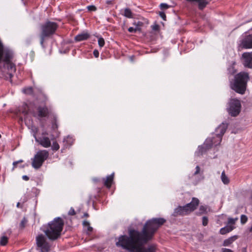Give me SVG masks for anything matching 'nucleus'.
<instances>
[{
    "mask_svg": "<svg viewBox=\"0 0 252 252\" xmlns=\"http://www.w3.org/2000/svg\"><path fill=\"white\" fill-rule=\"evenodd\" d=\"M165 222L166 220L162 218L148 220L141 232L130 229L128 231L129 236L123 235L119 236L116 245L129 252H156V245H151L147 248L143 247V246L153 239L158 228Z\"/></svg>",
    "mask_w": 252,
    "mask_h": 252,
    "instance_id": "1",
    "label": "nucleus"
},
{
    "mask_svg": "<svg viewBox=\"0 0 252 252\" xmlns=\"http://www.w3.org/2000/svg\"><path fill=\"white\" fill-rule=\"evenodd\" d=\"M63 226V220L58 217L44 226L43 231L49 240L55 241L61 237Z\"/></svg>",
    "mask_w": 252,
    "mask_h": 252,
    "instance_id": "2",
    "label": "nucleus"
},
{
    "mask_svg": "<svg viewBox=\"0 0 252 252\" xmlns=\"http://www.w3.org/2000/svg\"><path fill=\"white\" fill-rule=\"evenodd\" d=\"M249 79V74L248 72H240L236 74L233 80L230 82V87L236 93L244 94L245 93L247 83Z\"/></svg>",
    "mask_w": 252,
    "mask_h": 252,
    "instance_id": "3",
    "label": "nucleus"
},
{
    "mask_svg": "<svg viewBox=\"0 0 252 252\" xmlns=\"http://www.w3.org/2000/svg\"><path fill=\"white\" fill-rule=\"evenodd\" d=\"M58 28V25L56 23L51 21H47L40 25V44L43 48H45V40L54 34Z\"/></svg>",
    "mask_w": 252,
    "mask_h": 252,
    "instance_id": "4",
    "label": "nucleus"
},
{
    "mask_svg": "<svg viewBox=\"0 0 252 252\" xmlns=\"http://www.w3.org/2000/svg\"><path fill=\"white\" fill-rule=\"evenodd\" d=\"M199 203V199L197 198L193 197L190 203L183 206H179L176 208L172 215L173 217L187 215L194 211L197 208Z\"/></svg>",
    "mask_w": 252,
    "mask_h": 252,
    "instance_id": "5",
    "label": "nucleus"
},
{
    "mask_svg": "<svg viewBox=\"0 0 252 252\" xmlns=\"http://www.w3.org/2000/svg\"><path fill=\"white\" fill-rule=\"evenodd\" d=\"M49 152L45 150H39L32 159V166L35 169H38L41 167L44 162L49 157Z\"/></svg>",
    "mask_w": 252,
    "mask_h": 252,
    "instance_id": "6",
    "label": "nucleus"
},
{
    "mask_svg": "<svg viewBox=\"0 0 252 252\" xmlns=\"http://www.w3.org/2000/svg\"><path fill=\"white\" fill-rule=\"evenodd\" d=\"M241 104L240 100L236 98L230 99L228 103L227 111L232 117L238 115L241 111Z\"/></svg>",
    "mask_w": 252,
    "mask_h": 252,
    "instance_id": "7",
    "label": "nucleus"
},
{
    "mask_svg": "<svg viewBox=\"0 0 252 252\" xmlns=\"http://www.w3.org/2000/svg\"><path fill=\"white\" fill-rule=\"evenodd\" d=\"M36 243L41 252H49L50 245L46 238L43 234L38 235L36 238Z\"/></svg>",
    "mask_w": 252,
    "mask_h": 252,
    "instance_id": "8",
    "label": "nucleus"
},
{
    "mask_svg": "<svg viewBox=\"0 0 252 252\" xmlns=\"http://www.w3.org/2000/svg\"><path fill=\"white\" fill-rule=\"evenodd\" d=\"M30 112L33 117L37 118L39 120L48 117L51 113L50 110L46 106H39L37 107L36 111L29 110Z\"/></svg>",
    "mask_w": 252,
    "mask_h": 252,
    "instance_id": "9",
    "label": "nucleus"
},
{
    "mask_svg": "<svg viewBox=\"0 0 252 252\" xmlns=\"http://www.w3.org/2000/svg\"><path fill=\"white\" fill-rule=\"evenodd\" d=\"M227 128V124L222 123L216 129V136L215 137L217 141L215 142L216 145H219L222 139V137Z\"/></svg>",
    "mask_w": 252,
    "mask_h": 252,
    "instance_id": "10",
    "label": "nucleus"
},
{
    "mask_svg": "<svg viewBox=\"0 0 252 252\" xmlns=\"http://www.w3.org/2000/svg\"><path fill=\"white\" fill-rule=\"evenodd\" d=\"M243 63L245 67L252 68V52H245L242 54Z\"/></svg>",
    "mask_w": 252,
    "mask_h": 252,
    "instance_id": "11",
    "label": "nucleus"
},
{
    "mask_svg": "<svg viewBox=\"0 0 252 252\" xmlns=\"http://www.w3.org/2000/svg\"><path fill=\"white\" fill-rule=\"evenodd\" d=\"M36 141L44 148L50 147L51 145V141L48 137L42 136L39 137L38 139H36Z\"/></svg>",
    "mask_w": 252,
    "mask_h": 252,
    "instance_id": "12",
    "label": "nucleus"
},
{
    "mask_svg": "<svg viewBox=\"0 0 252 252\" xmlns=\"http://www.w3.org/2000/svg\"><path fill=\"white\" fill-rule=\"evenodd\" d=\"M242 46L245 49L252 48V33L247 35L242 41Z\"/></svg>",
    "mask_w": 252,
    "mask_h": 252,
    "instance_id": "13",
    "label": "nucleus"
},
{
    "mask_svg": "<svg viewBox=\"0 0 252 252\" xmlns=\"http://www.w3.org/2000/svg\"><path fill=\"white\" fill-rule=\"evenodd\" d=\"M190 2L196 3L198 4V8L203 10L208 4V0H187Z\"/></svg>",
    "mask_w": 252,
    "mask_h": 252,
    "instance_id": "14",
    "label": "nucleus"
},
{
    "mask_svg": "<svg viewBox=\"0 0 252 252\" xmlns=\"http://www.w3.org/2000/svg\"><path fill=\"white\" fill-rule=\"evenodd\" d=\"M217 141V140L215 139V137L212 138H208L205 141V142L203 144V145L206 147V149H207L208 150L210 149L212 146L214 145V146H216L215 144V142Z\"/></svg>",
    "mask_w": 252,
    "mask_h": 252,
    "instance_id": "15",
    "label": "nucleus"
},
{
    "mask_svg": "<svg viewBox=\"0 0 252 252\" xmlns=\"http://www.w3.org/2000/svg\"><path fill=\"white\" fill-rule=\"evenodd\" d=\"M90 36V35L89 33H88L87 32H82L78 35H77L75 37V40L76 41H81L83 40H87L88 39Z\"/></svg>",
    "mask_w": 252,
    "mask_h": 252,
    "instance_id": "16",
    "label": "nucleus"
},
{
    "mask_svg": "<svg viewBox=\"0 0 252 252\" xmlns=\"http://www.w3.org/2000/svg\"><path fill=\"white\" fill-rule=\"evenodd\" d=\"M114 173L108 176L106 179H103L104 185L107 188H110L112 185L114 179Z\"/></svg>",
    "mask_w": 252,
    "mask_h": 252,
    "instance_id": "17",
    "label": "nucleus"
},
{
    "mask_svg": "<svg viewBox=\"0 0 252 252\" xmlns=\"http://www.w3.org/2000/svg\"><path fill=\"white\" fill-rule=\"evenodd\" d=\"M234 228V226H232L231 225L226 226L224 227L221 228L220 229V232L221 234L224 235L231 231Z\"/></svg>",
    "mask_w": 252,
    "mask_h": 252,
    "instance_id": "18",
    "label": "nucleus"
},
{
    "mask_svg": "<svg viewBox=\"0 0 252 252\" xmlns=\"http://www.w3.org/2000/svg\"><path fill=\"white\" fill-rule=\"evenodd\" d=\"M237 238L236 236H234L233 237H231L225 240L223 243V246H228L230 245Z\"/></svg>",
    "mask_w": 252,
    "mask_h": 252,
    "instance_id": "19",
    "label": "nucleus"
},
{
    "mask_svg": "<svg viewBox=\"0 0 252 252\" xmlns=\"http://www.w3.org/2000/svg\"><path fill=\"white\" fill-rule=\"evenodd\" d=\"M207 150L208 149H206V147L203 145L201 146L198 147V151L196 152V154L197 156L202 155L204 153L206 152Z\"/></svg>",
    "mask_w": 252,
    "mask_h": 252,
    "instance_id": "20",
    "label": "nucleus"
},
{
    "mask_svg": "<svg viewBox=\"0 0 252 252\" xmlns=\"http://www.w3.org/2000/svg\"><path fill=\"white\" fill-rule=\"evenodd\" d=\"M123 15L128 18H133V14L131 10L128 8H126L124 9Z\"/></svg>",
    "mask_w": 252,
    "mask_h": 252,
    "instance_id": "21",
    "label": "nucleus"
},
{
    "mask_svg": "<svg viewBox=\"0 0 252 252\" xmlns=\"http://www.w3.org/2000/svg\"><path fill=\"white\" fill-rule=\"evenodd\" d=\"M221 179L224 184L227 185L229 183V180L226 176L224 171L221 173Z\"/></svg>",
    "mask_w": 252,
    "mask_h": 252,
    "instance_id": "22",
    "label": "nucleus"
},
{
    "mask_svg": "<svg viewBox=\"0 0 252 252\" xmlns=\"http://www.w3.org/2000/svg\"><path fill=\"white\" fill-rule=\"evenodd\" d=\"M58 127V125L57 117L56 116H54L53 120L52 122V128L53 130H56Z\"/></svg>",
    "mask_w": 252,
    "mask_h": 252,
    "instance_id": "23",
    "label": "nucleus"
},
{
    "mask_svg": "<svg viewBox=\"0 0 252 252\" xmlns=\"http://www.w3.org/2000/svg\"><path fill=\"white\" fill-rule=\"evenodd\" d=\"M133 25L135 26V28H138V31L140 32L141 30V28L143 26V23L141 21H135L133 23Z\"/></svg>",
    "mask_w": 252,
    "mask_h": 252,
    "instance_id": "24",
    "label": "nucleus"
},
{
    "mask_svg": "<svg viewBox=\"0 0 252 252\" xmlns=\"http://www.w3.org/2000/svg\"><path fill=\"white\" fill-rule=\"evenodd\" d=\"M8 238L6 236H2L0 238V244L1 246H5L7 243Z\"/></svg>",
    "mask_w": 252,
    "mask_h": 252,
    "instance_id": "25",
    "label": "nucleus"
},
{
    "mask_svg": "<svg viewBox=\"0 0 252 252\" xmlns=\"http://www.w3.org/2000/svg\"><path fill=\"white\" fill-rule=\"evenodd\" d=\"M27 222V220L25 218H24L20 224V228L21 229L24 228L26 226Z\"/></svg>",
    "mask_w": 252,
    "mask_h": 252,
    "instance_id": "26",
    "label": "nucleus"
},
{
    "mask_svg": "<svg viewBox=\"0 0 252 252\" xmlns=\"http://www.w3.org/2000/svg\"><path fill=\"white\" fill-rule=\"evenodd\" d=\"M60 146L56 142H54L52 146V149L54 151H57L59 149Z\"/></svg>",
    "mask_w": 252,
    "mask_h": 252,
    "instance_id": "27",
    "label": "nucleus"
},
{
    "mask_svg": "<svg viewBox=\"0 0 252 252\" xmlns=\"http://www.w3.org/2000/svg\"><path fill=\"white\" fill-rule=\"evenodd\" d=\"M98 43L100 47H103L105 44L104 39L102 37H99L98 39Z\"/></svg>",
    "mask_w": 252,
    "mask_h": 252,
    "instance_id": "28",
    "label": "nucleus"
},
{
    "mask_svg": "<svg viewBox=\"0 0 252 252\" xmlns=\"http://www.w3.org/2000/svg\"><path fill=\"white\" fill-rule=\"evenodd\" d=\"M248 220V218L246 216L242 215L241 216V222L242 224L245 223Z\"/></svg>",
    "mask_w": 252,
    "mask_h": 252,
    "instance_id": "29",
    "label": "nucleus"
},
{
    "mask_svg": "<svg viewBox=\"0 0 252 252\" xmlns=\"http://www.w3.org/2000/svg\"><path fill=\"white\" fill-rule=\"evenodd\" d=\"M228 70L229 73L231 74H233L236 72V70L235 69L233 66H231L228 68Z\"/></svg>",
    "mask_w": 252,
    "mask_h": 252,
    "instance_id": "30",
    "label": "nucleus"
},
{
    "mask_svg": "<svg viewBox=\"0 0 252 252\" xmlns=\"http://www.w3.org/2000/svg\"><path fill=\"white\" fill-rule=\"evenodd\" d=\"M207 208L205 206H200L199 207V213L203 214L206 212Z\"/></svg>",
    "mask_w": 252,
    "mask_h": 252,
    "instance_id": "31",
    "label": "nucleus"
},
{
    "mask_svg": "<svg viewBox=\"0 0 252 252\" xmlns=\"http://www.w3.org/2000/svg\"><path fill=\"white\" fill-rule=\"evenodd\" d=\"M208 223V219L207 217H203L202 218V225L203 226L207 225Z\"/></svg>",
    "mask_w": 252,
    "mask_h": 252,
    "instance_id": "32",
    "label": "nucleus"
},
{
    "mask_svg": "<svg viewBox=\"0 0 252 252\" xmlns=\"http://www.w3.org/2000/svg\"><path fill=\"white\" fill-rule=\"evenodd\" d=\"M238 220V218L233 219V218H229L228 220V223L230 224H234L235 223V221Z\"/></svg>",
    "mask_w": 252,
    "mask_h": 252,
    "instance_id": "33",
    "label": "nucleus"
},
{
    "mask_svg": "<svg viewBox=\"0 0 252 252\" xmlns=\"http://www.w3.org/2000/svg\"><path fill=\"white\" fill-rule=\"evenodd\" d=\"M87 8L90 11H95L96 10V7L94 5H89L87 7Z\"/></svg>",
    "mask_w": 252,
    "mask_h": 252,
    "instance_id": "34",
    "label": "nucleus"
},
{
    "mask_svg": "<svg viewBox=\"0 0 252 252\" xmlns=\"http://www.w3.org/2000/svg\"><path fill=\"white\" fill-rule=\"evenodd\" d=\"M138 30V28H134L133 27H129L128 29V31L129 32H131V33H135L136 32H137Z\"/></svg>",
    "mask_w": 252,
    "mask_h": 252,
    "instance_id": "35",
    "label": "nucleus"
},
{
    "mask_svg": "<svg viewBox=\"0 0 252 252\" xmlns=\"http://www.w3.org/2000/svg\"><path fill=\"white\" fill-rule=\"evenodd\" d=\"M159 15L163 20H164V21L166 20V15L164 12H159Z\"/></svg>",
    "mask_w": 252,
    "mask_h": 252,
    "instance_id": "36",
    "label": "nucleus"
},
{
    "mask_svg": "<svg viewBox=\"0 0 252 252\" xmlns=\"http://www.w3.org/2000/svg\"><path fill=\"white\" fill-rule=\"evenodd\" d=\"M195 169H196V171L194 173L193 175H196L198 174L200 172V168L198 165L196 166Z\"/></svg>",
    "mask_w": 252,
    "mask_h": 252,
    "instance_id": "37",
    "label": "nucleus"
},
{
    "mask_svg": "<svg viewBox=\"0 0 252 252\" xmlns=\"http://www.w3.org/2000/svg\"><path fill=\"white\" fill-rule=\"evenodd\" d=\"M160 7L161 9H167L169 7V6L166 3H162L160 4Z\"/></svg>",
    "mask_w": 252,
    "mask_h": 252,
    "instance_id": "38",
    "label": "nucleus"
},
{
    "mask_svg": "<svg viewBox=\"0 0 252 252\" xmlns=\"http://www.w3.org/2000/svg\"><path fill=\"white\" fill-rule=\"evenodd\" d=\"M66 141L67 143H69L70 145H71L73 143V139L71 137L68 136L66 137Z\"/></svg>",
    "mask_w": 252,
    "mask_h": 252,
    "instance_id": "39",
    "label": "nucleus"
},
{
    "mask_svg": "<svg viewBox=\"0 0 252 252\" xmlns=\"http://www.w3.org/2000/svg\"><path fill=\"white\" fill-rule=\"evenodd\" d=\"M68 214L69 215H74L75 214V212L73 208H70Z\"/></svg>",
    "mask_w": 252,
    "mask_h": 252,
    "instance_id": "40",
    "label": "nucleus"
},
{
    "mask_svg": "<svg viewBox=\"0 0 252 252\" xmlns=\"http://www.w3.org/2000/svg\"><path fill=\"white\" fill-rule=\"evenodd\" d=\"M222 252H233V251H232L230 249H226V248H222L221 249Z\"/></svg>",
    "mask_w": 252,
    "mask_h": 252,
    "instance_id": "41",
    "label": "nucleus"
},
{
    "mask_svg": "<svg viewBox=\"0 0 252 252\" xmlns=\"http://www.w3.org/2000/svg\"><path fill=\"white\" fill-rule=\"evenodd\" d=\"M93 54H94V56L95 58H98V56H99V52L97 50H94V52H93Z\"/></svg>",
    "mask_w": 252,
    "mask_h": 252,
    "instance_id": "42",
    "label": "nucleus"
},
{
    "mask_svg": "<svg viewBox=\"0 0 252 252\" xmlns=\"http://www.w3.org/2000/svg\"><path fill=\"white\" fill-rule=\"evenodd\" d=\"M106 3L109 5H112L114 3L113 0H107L106 1Z\"/></svg>",
    "mask_w": 252,
    "mask_h": 252,
    "instance_id": "43",
    "label": "nucleus"
},
{
    "mask_svg": "<svg viewBox=\"0 0 252 252\" xmlns=\"http://www.w3.org/2000/svg\"><path fill=\"white\" fill-rule=\"evenodd\" d=\"M83 225L84 226H87H87L90 225V223H89V221H88L87 220H85V221H83Z\"/></svg>",
    "mask_w": 252,
    "mask_h": 252,
    "instance_id": "44",
    "label": "nucleus"
},
{
    "mask_svg": "<svg viewBox=\"0 0 252 252\" xmlns=\"http://www.w3.org/2000/svg\"><path fill=\"white\" fill-rule=\"evenodd\" d=\"M152 29L154 31H157L158 29V25H155L152 26Z\"/></svg>",
    "mask_w": 252,
    "mask_h": 252,
    "instance_id": "45",
    "label": "nucleus"
},
{
    "mask_svg": "<svg viewBox=\"0 0 252 252\" xmlns=\"http://www.w3.org/2000/svg\"><path fill=\"white\" fill-rule=\"evenodd\" d=\"M93 227L90 226V225L87 226V230L88 232H91L93 231Z\"/></svg>",
    "mask_w": 252,
    "mask_h": 252,
    "instance_id": "46",
    "label": "nucleus"
},
{
    "mask_svg": "<svg viewBox=\"0 0 252 252\" xmlns=\"http://www.w3.org/2000/svg\"><path fill=\"white\" fill-rule=\"evenodd\" d=\"M22 179L24 180L28 181L29 180V177L27 175H24L22 176Z\"/></svg>",
    "mask_w": 252,
    "mask_h": 252,
    "instance_id": "47",
    "label": "nucleus"
},
{
    "mask_svg": "<svg viewBox=\"0 0 252 252\" xmlns=\"http://www.w3.org/2000/svg\"><path fill=\"white\" fill-rule=\"evenodd\" d=\"M18 164V162L17 161H14L13 163V167L12 170H14L17 166V165Z\"/></svg>",
    "mask_w": 252,
    "mask_h": 252,
    "instance_id": "48",
    "label": "nucleus"
},
{
    "mask_svg": "<svg viewBox=\"0 0 252 252\" xmlns=\"http://www.w3.org/2000/svg\"><path fill=\"white\" fill-rule=\"evenodd\" d=\"M88 216H89V214L87 213H86L84 214V217H88Z\"/></svg>",
    "mask_w": 252,
    "mask_h": 252,
    "instance_id": "49",
    "label": "nucleus"
},
{
    "mask_svg": "<svg viewBox=\"0 0 252 252\" xmlns=\"http://www.w3.org/2000/svg\"><path fill=\"white\" fill-rule=\"evenodd\" d=\"M17 162H18V163H21V162H23V160H22V159H20V160H19L17 161Z\"/></svg>",
    "mask_w": 252,
    "mask_h": 252,
    "instance_id": "50",
    "label": "nucleus"
},
{
    "mask_svg": "<svg viewBox=\"0 0 252 252\" xmlns=\"http://www.w3.org/2000/svg\"><path fill=\"white\" fill-rule=\"evenodd\" d=\"M20 205V203L19 202H18L16 206L17 207H19Z\"/></svg>",
    "mask_w": 252,
    "mask_h": 252,
    "instance_id": "51",
    "label": "nucleus"
},
{
    "mask_svg": "<svg viewBox=\"0 0 252 252\" xmlns=\"http://www.w3.org/2000/svg\"><path fill=\"white\" fill-rule=\"evenodd\" d=\"M249 230H250V232H252V226L250 227Z\"/></svg>",
    "mask_w": 252,
    "mask_h": 252,
    "instance_id": "52",
    "label": "nucleus"
}]
</instances>
